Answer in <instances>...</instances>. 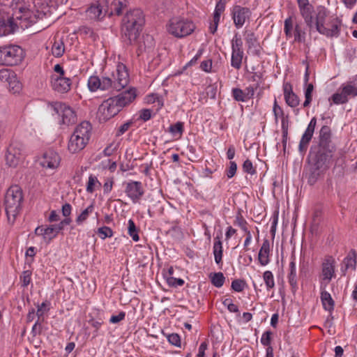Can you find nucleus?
I'll list each match as a JSON object with an SVG mask.
<instances>
[{
    "mask_svg": "<svg viewBox=\"0 0 357 357\" xmlns=\"http://www.w3.org/2000/svg\"><path fill=\"white\" fill-rule=\"evenodd\" d=\"M306 25L310 29H315L327 38H337L340 33L342 22L335 15L331 14L327 8L318 6L312 16V22H307Z\"/></svg>",
    "mask_w": 357,
    "mask_h": 357,
    "instance_id": "obj_1",
    "label": "nucleus"
},
{
    "mask_svg": "<svg viewBox=\"0 0 357 357\" xmlns=\"http://www.w3.org/2000/svg\"><path fill=\"white\" fill-rule=\"evenodd\" d=\"M129 83V75L126 67L123 63H118L114 72L111 77L91 76L88 80V87L91 91H96L100 89L105 91L114 89L121 91Z\"/></svg>",
    "mask_w": 357,
    "mask_h": 357,
    "instance_id": "obj_2",
    "label": "nucleus"
},
{
    "mask_svg": "<svg viewBox=\"0 0 357 357\" xmlns=\"http://www.w3.org/2000/svg\"><path fill=\"white\" fill-rule=\"evenodd\" d=\"M136 90L130 89L116 96L109 98L99 106L97 116L100 121H107L117 115L123 107L130 104L136 98Z\"/></svg>",
    "mask_w": 357,
    "mask_h": 357,
    "instance_id": "obj_3",
    "label": "nucleus"
},
{
    "mask_svg": "<svg viewBox=\"0 0 357 357\" xmlns=\"http://www.w3.org/2000/svg\"><path fill=\"white\" fill-rule=\"evenodd\" d=\"M34 18L32 12L25 8H19L11 17L0 16V37L13 33L18 27L28 28L35 22Z\"/></svg>",
    "mask_w": 357,
    "mask_h": 357,
    "instance_id": "obj_4",
    "label": "nucleus"
},
{
    "mask_svg": "<svg viewBox=\"0 0 357 357\" xmlns=\"http://www.w3.org/2000/svg\"><path fill=\"white\" fill-rule=\"evenodd\" d=\"M144 24V15L140 9H134L126 13L123 19L122 36L128 44L137 42Z\"/></svg>",
    "mask_w": 357,
    "mask_h": 357,
    "instance_id": "obj_5",
    "label": "nucleus"
},
{
    "mask_svg": "<svg viewBox=\"0 0 357 357\" xmlns=\"http://www.w3.org/2000/svg\"><path fill=\"white\" fill-rule=\"evenodd\" d=\"M92 126L88 121L77 125L68 142V151L70 153H77L89 144L91 137Z\"/></svg>",
    "mask_w": 357,
    "mask_h": 357,
    "instance_id": "obj_6",
    "label": "nucleus"
},
{
    "mask_svg": "<svg viewBox=\"0 0 357 357\" xmlns=\"http://www.w3.org/2000/svg\"><path fill=\"white\" fill-rule=\"evenodd\" d=\"M23 200V192L20 186L12 185L7 190L5 195L4 204L9 222H15L22 210Z\"/></svg>",
    "mask_w": 357,
    "mask_h": 357,
    "instance_id": "obj_7",
    "label": "nucleus"
},
{
    "mask_svg": "<svg viewBox=\"0 0 357 357\" xmlns=\"http://www.w3.org/2000/svg\"><path fill=\"white\" fill-rule=\"evenodd\" d=\"M167 32L177 38H182L190 35L195 29L194 23L181 16L171 17L165 25Z\"/></svg>",
    "mask_w": 357,
    "mask_h": 357,
    "instance_id": "obj_8",
    "label": "nucleus"
},
{
    "mask_svg": "<svg viewBox=\"0 0 357 357\" xmlns=\"http://www.w3.org/2000/svg\"><path fill=\"white\" fill-rule=\"evenodd\" d=\"M333 148L321 146L320 150L316 155L315 162L310 168V173L308 177V183L314 184L321 173L328 167V165L333 157Z\"/></svg>",
    "mask_w": 357,
    "mask_h": 357,
    "instance_id": "obj_9",
    "label": "nucleus"
},
{
    "mask_svg": "<svg viewBox=\"0 0 357 357\" xmlns=\"http://www.w3.org/2000/svg\"><path fill=\"white\" fill-rule=\"evenodd\" d=\"M24 58V51L18 45L0 47V65L15 66Z\"/></svg>",
    "mask_w": 357,
    "mask_h": 357,
    "instance_id": "obj_10",
    "label": "nucleus"
},
{
    "mask_svg": "<svg viewBox=\"0 0 357 357\" xmlns=\"http://www.w3.org/2000/svg\"><path fill=\"white\" fill-rule=\"evenodd\" d=\"M61 158L54 150H48L44 152L38 158L39 166L45 172H54L60 167Z\"/></svg>",
    "mask_w": 357,
    "mask_h": 357,
    "instance_id": "obj_11",
    "label": "nucleus"
},
{
    "mask_svg": "<svg viewBox=\"0 0 357 357\" xmlns=\"http://www.w3.org/2000/svg\"><path fill=\"white\" fill-rule=\"evenodd\" d=\"M350 96H357V86L352 82L342 84L330 100H332L335 105H342L347 103Z\"/></svg>",
    "mask_w": 357,
    "mask_h": 357,
    "instance_id": "obj_12",
    "label": "nucleus"
},
{
    "mask_svg": "<svg viewBox=\"0 0 357 357\" xmlns=\"http://www.w3.org/2000/svg\"><path fill=\"white\" fill-rule=\"evenodd\" d=\"M52 106L54 111L60 116V124L69 126L70 124H73L76 122V114L73 109L71 108L69 105H66V103L56 102L53 104Z\"/></svg>",
    "mask_w": 357,
    "mask_h": 357,
    "instance_id": "obj_13",
    "label": "nucleus"
},
{
    "mask_svg": "<svg viewBox=\"0 0 357 357\" xmlns=\"http://www.w3.org/2000/svg\"><path fill=\"white\" fill-rule=\"evenodd\" d=\"M243 57L242 40L236 35L231 40V66L235 69L239 70L241 68Z\"/></svg>",
    "mask_w": 357,
    "mask_h": 357,
    "instance_id": "obj_14",
    "label": "nucleus"
},
{
    "mask_svg": "<svg viewBox=\"0 0 357 357\" xmlns=\"http://www.w3.org/2000/svg\"><path fill=\"white\" fill-rule=\"evenodd\" d=\"M231 15L235 26L241 29L250 20L251 10L248 8L236 5L231 10Z\"/></svg>",
    "mask_w": 357,
    "mask_h": 357,
    "instance_id": "obj_15",
    "label": "nucleus"
},
{
    "mask_svg": "<svg viewBox=\"0 0 357 357\" xmlns=\"http://www.w3.org/2000/svg\"><path fill=\"white\" fill-rule=\"evenodd\" d=\"M107 1L101 0L100 1L92 3L86 10L87 17L92 20H101L107 15Z\"/></svg>",
    "mask_w": 357,
    "mask_h": 357,
    "instance_id": "obj_16",
    "label": "nucleus"
},
{
    "mask_svg": "<svg viewBox=\"0 0 357 357\" xmlns=\"http://www.w3.org/2000/svg\"><path fill=\"white\" fill-rule=\"evenodd\" d=\"M24 155L20 146L17 144H11L6 154V164L12 167H17L23 160Z\"/></svg>",
    "mask_w": 357,
    "mask_h": 357,
    "instance_id": "obj_17",
    "label": "nucleus"
},
{
    "mask_svg": "<svg viewBox=\"0 0 357 357\" xmlns=\"http://www.w3.org/2000/svg\"><path fill=\"white\" fill-rule=\"evenodd\" d=\"M335 260L332 257L325 258L321 264V281L326 282V285L335 276Z\"/></svg>",
    "mask_w": 357,
    "mask_h": 357,
    "instance_id": "obj_18",
    "label": "nucleus"
},
{
    "mask_svg": "<svg viewBox=\"0 0 357 357\" xmlns=\"http://www.w3.org/2000/svg\"><path fill=\"white\" fill-rule=\"evenodd\" d=\"M125 192L133 203H137L144 195L142 183L139 181L128 183Z\"/></svg>",
    "mask_w": 357,
    "mask_h": 357,
    "instance_id": "obj_19",
    "label": "nucleus"
},
{
    "mask_svg": "<svg viewBox=\"0 0 357 357\" xmlns=\"http://www.w3.org/2000/svg\"><path fill=\"white\" fill-rule=\"evenodd\" d=\"M317 120L314 117L310 121L305 132L301 139L298 146V150L301 153H305L306 151L308 144L313 136Z\"/></svg>",
    "mask_w": 357,
    "mask_h": 357,
    "instance_id": "obj_20",
    "label": "nucleus"
},
{
    "mask_svg": "<svg viewBox=\"0 0 357 357\" xmlns=\"http://www.w3.org/2000/svg\"><path fill=\"white\" fill-rule=\"evenodd\" d=\"M71 80L65 76H52L51 85L52 89L59 93L68 92L71 86Z\"/></svg>",
    "mask_w": 357,
    "mask_h": 357,
    "instance_id": "obj_21",
    "label": "nucleus"
},
{
    "mask_svg": "<svg viewBox=\"0 0 357 357\" xmlns=\"http://www.w3.org/2000/svg\"><path fill=\"white\" fill-rule=\"evenodd\" d=\"M299 13L305 23L312 22V16L314 15V8L309 2V0H296Z\"/></svg>",
    "mask_w": 357,
    "mask_h": 357,
    "instance_id": "obj_22",
    "label": "nucleus"
},
{
    "mask_svg": "<svg viewBox=\"0 0 357 357\" xmlns=\"http://www.w3.org/2000/svg\"><path fill=\"white\" fill-rule=\"evenodd\" d=\"M284 98L287 105L291 107H296L300 103V100L297 95L293 91L292 85L289 82L283 84Z\"/></svg>",
    "mask_w": 357,
    "mask_h": 357,
    "instance_id": "obj_23",
    "label": "nucleus"
},
{
    "mask_svg": "<svg viewBox=\"0 0 357 357\" xmlns=\"http://www.w3.org/2000/svg\"><path fill=\"white\" fill-rule=\"evenodd\" d=\"M34 233L37 236H42L43 240L47 243L50 242L57 236L52 225L46 227H44L43 226L37 227Z\"/></svg>",
    "mask_w": 357,
    "mask_h": 357,
    "instance_id": "obj_24",
    "label": "nucleus"
},
{
    "mask_svg": "<svg viewBox=\"0 0 357 357\" xmlns=\"http://www.w3.org/2000/svg\"><path fill=\"white\" fill-rule=\"evenodd\" d=\"M127 6L126 0H113L110 4L107 3L106 9L108 10L107 14L109 15H120L123 10Z\"/></svg>",
    "mask_w": 357,
    "mask_h": 357,
    "instance_id": "obj_25",
    "label": "nucleus"
},
{
    "mask_svg": "<svg viewBox=\"0 0 357 357\" xmlns=\"http://www.w3.org/2000/svg\"><path fill=\"white\" fill-rule=\"evenodd\" d=\"M270 243L267 239L264 240L258 255V259L261 266L267 265L269 261Z\"/></svg>",
    "mask_w": 357,
    "mask_h": 357,
    "instance_id": "obj_26",
    "label": "nucleus"
},
{
    "mask_svg": "<svg viewBox=\"0 0 357 357\" xmlns=\"http://www.w3.org/2000/svg\"><path fill=\"white\" fill-rule=\"evenodd\" d=\"M321 301L324 308L328 311L332 312L334 309L335 303L331 297V295L325 289L321 288Z\"/></svg>",
    "mask_w": 357,
    "mask_h": 357,
    "instance_id": "obj_27",
    "label": "nucleus"
},
{
    "mask_svg": "<svg viewBox=\"0 0 357 357\" xmlns=\"http://www.w3.org/2000/svg\"><path fill=\"white\" fill-rule=\"evenodd\" d=\"M102 186L101 183L98 179L97 176L93 174H91L89 176L88 181L86 185V191L88 193H93L96 190L100 188Z\"/></svg>",
    "mask_w": 357,
    "mask_h": 357,
    "instance_id": "obj_28",
    "label": "nucleus"
},
{
    "mask_svg": "<svg viewBox=\"0 0 357 357\" xmlns=\"http://www.w3.org/2000/svg\"><path fill=\"white\" fill-rule=\"evenodd\" d=\"M222 244L219 237L215 238V242L213 244V255L215 261L219 264L222 262Z\"/></svg>",
    "mask_w": 357,
    "mask_h": 357,
    "instance_id": "obj_29",
    "label": "nucleus"
},
{
    "mask_svg": "<svg viewBox=\"0 0 357 357\" xmlns=\"http://www.w3.org/2000/svg\"><path fill=\"white\" fill-rule=\"evenodd\" d=\"M296 23L294 22V18L292 16H289L287 17L284 22V32L287 38H293V31L295 28V25Z\"/></svg>",
    "mask_w": 357,
    "mask_h": 357,
    "instance_id": "obj_30",
    "label": "nucleus"
},
{
    "mask_svg": "<svg viewBox=\"0 0 357 357\" xmlns=\"http://www.w3.org/2000/svg\"><path fill=\"white\" fill-rule=\"evenodd\" d=\"M245 40L249 49L253 48L257 53L259 52V45L253 32H246Z\"/></svg>",
    "mask_w": 357,
    "mask_h": 357,
    "instance_id": "obj_31",
    "label": "nucleus"
},
{
    "mask_svg": "<svg viewBox=\"0 0 357 357\" xmlns=\"http://www.w3.org/2000/svg\"><path fill=\"white\" fill-rule=\"evenodd\" d=\"M289 271L290 272L288 275L289 282L292 288H296L297 287V279L296 263L294 259H293L289 264Z\"/></svg>",
    "mask_w": 357,
    "mask_h": 357,
    "instance_id": "obj_32",
    "label": "nucleus"
},
{
    "mask_svg": "<svg viewBox=\"0 0 357 357\" xmlns=\"http://www.w3.org/2000/svg\"><path fill=\"white\" fill-rule=\"evenodd\" d=\"M293 33L294 42L302 43L305 41L306 33L299 24H296Z\"/></svg>",
    "mask_w": 357,
    "mask_h": 357,
    "instance_id": "obj_33",
    "label": "nucleus"
},
{
    "mask_svg": "<svg viewBox=\"0 0 357 357\" xmlns=\"http://www.w3.org/2000/svg\"><path fill=\"white\" fill-rule=\"evenodd\" d=\"M331 137L330 129L327 126H323L320 130V146L328 147V143Z\"/></svg>",
    "mask_w": 357,
    "mask_h": 357,
    "instance_id": "obj_34",
    "label": "nucleus"
},
{
    "mask_svg": "<svg viewBox=\"0 0 357 357\" xmlns=\"http://www.w3.org/2000/svg\"><path fill=\"white\" fill-rule=\"evenodd\" d=\"M7 84L8 86L9 90L13 93L20 92L22 88L21 83L18 80L15 73H14L10 79L8 81Z\"/></svg>",
    "mask_w": 357,
    "mask_h": 357,
    "instance_id": "obj_35",
    "label": "nucleus"
},
{
    "mask_svg": "<svg viewBox=\"0 0 357 357\" xmlns=\"http://www.w3.org/2000/svg\"><path fill=\"white\" fill-rule=\"evenodd\" d=\"M138 231L139 230L134 221L132 219H130L128 222V234L135 242H137L139 240Z\"/></svg>",
    "mask_w": 357,
    "mask_h": 357,
    "instance_id": "obj_36",
    "label": "nucleus"
},
{
    "mask_svg": "<svg viewBox=\"0 0 357 357\" xmlns=\"http://www.w3.org/2000/svg\"><path fill=\"white\" fill-rule=\"evenodd\" d=\"M94 210V206L93 204L89 205L87 208H86L76 218V223L78 225H82L84 222L89 218V215L93 213Z\"/></svg>",
    "mask_w": 357,
    "mask_h": 357,
    "instance_id": "obj_37",
    "label": "nucleus"
},
{
    "mask_svg": "<svg viewBox=\"0 0 357 357\" xmlns=\"http://www.w3.org/2000/svg\"><path fill=\"white\" fill-rule=\"evenodd\" d=\"M154 46L153 39L151 36H146L143 37V45L140 44L139 46V50L140 52L148 51L152 50Z\"/></svg>",
    "mask_w": 357,
    "mask_h": 357,
    "instance_id": "obj_38",
    "label": "nucleus"
},
{
    "mask_svg": "<svg viewBox=\"0 0 357 357\" xmlns=\"http://www.w3.org/2000/svg\"><path fill=\"white\" fill-rule=\"evenodd\" d=\"M65 52V47L63 43L59 40H55L52 47V53L55 57H61Z\"/></svg>",
    "mask_w": 357,
    "mask_h": 357,
    "instance_id": "obj_39",
    "label": "nucleus"
},
{
    "mask_svg": "<svg viewBox=\"0 0 357 357\" xmlns=\"http://www.w3.org/2000/svg\"><path fill=\"white\" fill-rule=\"evenodd\" d=\"M183 126L184 123L183 122L178 121L174 125H171L169 128V131L173 136L180 138L182 136L184 130Z\"/></svg>",
    "mask_w": 357,
    "mask_h": 357,
    "instance_id": "obj_40",
    "label": "nucleus"
},
{
    "mask_svg": "<svg viewBox=\"0 0 357 357\" xmlns=\"http://www.w3.org/2000/svg\"><path fill=\"white\" fill-rule=\"evenodd\" d=\"M210 278L211 280V283L216 287H221L225 282V278L222 273H211L210 275Z\"/></svg>",
    "mask_w": 357,
    "mask_h": 357,
    "instance_id": "obj_41",
    "label": "nucleus"
},
{
    "mask_svg": "<svg viewBox=\"0 0 357 357\" xmlns=\"http://www.w3.org/2000/svg\"><path fill=\"white\" fill-rule=\"evenodd\" d=\"M263 280L265 282L266 287L268 291L274 288L275 281L273 274L271 271H266L263 274Z\"/></svg>",
    "mask_w": 357,
    "mask_h": 357,
    "instance_id": "obj_42",
    "label": "nucleus"
},
{
    "mask_svg": "<svg viewBox=\"0 0 357 357\" xmlns=\"http://www.w3.org/2000/svg\"><path fill=\"white\" fill-rule=\"evenodd\" d=\"M233 98L238 102H246L248 99L245 96L244 91L239 88H234L231 90Z\"/></svg>",
    "mask_w": 357,
    "mask_h": 357,
    "instance_id": "obj_43",
    "label": "nucleus"
},
{
    "mask_svg": "<svg viewBox=\"0 0 357 357\" xmlns=\"http://www.w3.org/2000/svg\"><path fill=\"white\" fill-rule=\"evenodd\" d=\"M225 9V4L224 2L220 1L217 3L213 13V21L220 22V15Z\"/></svg>",
    "mask_w": 357,
    "mask_h": 357,
    "instance_id": "obj_44",
    "label": "nucleus"
},
{
    "mask_svg": "<svg viewBox=\"0 0 357 357\" xmlns=\"http://www.w3.org/2000/svg\"><path fill=\"white\" fill-rule=\"evenodd\" d=\"M307 86L305 91V100L303 102V107H307L310 105L312 101V93L314 89V86L312 84H306Z\"/></svg>",
    "mask_w": 357,
    "mask_h": 357,
    "instance_id": "obj_45",
    "label": "nucleus"
},
{
    "mask_svg": "<svg viewBox=\"0 0 357 357\" xmlns=\"http://www.w3.org/2000/svg\"><path fill=\"white\" fill-rule=\"evenodd\" d=\"M50 303L47 301L43 302L40 305H38L36 315L38 320L43 317V316L50 310Z\"/></svg>",
    "mask_w": 357,
    "mask_h": 357,
    "instance_id": "obj_46",
    "label": "nucleus"
},
{
    "mask_svg": "<svg viewBox=\"0 0 357 357\" xmlns=\"http://www.w3.org/2000/svg\"><path fill=\"white\" fill-rule=\"evenodd\" d=\"M97 233L102 239L110 238L113 236L111 228L106 226L98 228Z\"/></svg>",
    "mask_w": 357,
    "mask_h": 357,
    "instance_id": "obj_47",
    "label": "nucleus"
},
{
    "mask_svg": "<svg viewBox=\"0 0 357 357\" xmlns=\"http://www.w3.org/2000/svg\"><path fill=\"white\" fill-rule=\"evenodd\" d=\"M231 289L236 292H241L246 287V282L243 280H234L231 282Z\"/></svg>",
    "mask_w": 357,
    "mask_h": 357,
    "instance_id": "obj_48",
    "label": "nucleus"
},
{
    "mask_svg": "<svg viewBox=\"0 0 357 357\" xmlns=\"http://www.w3.org/2000/svg\"><path fill=\"white\" fill-rule=\"evenodd\" d=\"M31 271H24L22 272L20 275V282H22V287H26L31 283Z\"/></svg>",
    "mask_w": 357,
    "mask_h": 357,
    "instance_id": "obj_49",
    "label": "nucleus"
},
{
    "mask_svg": "<svg viewBox=\"0 0 357 357\" xmlns=\"http://www.w3.org/2000/svg\"><path fill=\"white\" fill-rule=\"evenodd\" d=\"M273 112L275 116V120L278 122L279 118L284 117V112L282 109L278 105L276 99L274 100Z\"/></svg>",
    "mask_w": 357,
    "mask_h": 357,
    "instance_id": "obj_50",
    "label": "nucleus"
},
{
    "mask_svg": "<svg viewBox=\"0 0 357 357\" xmlns=\"http://www.w3.org/2000/svg\"><path fill=\"white\" fill-rule=\"evenodd\" d=\"M15 73L9 69H1L0 70L1 81L7 83Z\"/></svg>",
    "mask_w": 357,
    "mask_h": 357,
    "instance_id": "obj_51",
    "label": "nucleus"
},
{
    "mask_svg": "<svg viewBox=\"0 0 357 357\" xmlns=\"http://www.w3.org/2000/svg\"><path fill=\"white\" fill-rule=\"evenodd\" d=\"M132 124L133 122L132 121H128L122 124L121 126H120L116 130V136L119 137L123 135L126 131L128 130V129L132 126Z\"/></svg>",
    "mask_w": 357,
    "mask_h": 357,
    "instance_id": "obj_52",
    "label": "nucleus"
},
{
    "mask_svg": "<svg viewBox=\"0 0 357 357\" xmlns=\"http://www.w3.org/2000/svg\"><path fill=\"white\" fill-rule=\"evenodd\" d=\"M222 304L227 307L230 312L237 313L239 312L238 306L233 303L231 299H225Z\"/></svg>",
    "mask_w": 357,
    "mask_h": 357,
    "instance_id": "obj_53",
    "label": "nucleus"
},
{
    "mask_svg": "<svg viewBox=\"0 0 357 357\" xmlns=\"http://www.w3.org/2000/svg\"><path fill=\"white\" fill-rule=\"evenodd\" d=\"M146 101L149 104L157 102L158 107H162L163 105L162 102L160 100V98L156 94H151L146 97Z\"/></svg>",
    "mask_w": 357,
    "mask_h": 357,
    "instance_id": "obj_54",
    "label": "nucleus"
},
{
    "mask_svg": "<svg viewBox=\"0 0 357 357\" xmlns=\"http://www.w3.org/2000/svg\"><path fill=\"white\" fill-rule=\"evenodd\" d=\"M114 185V178L112 177L107 178L105 180L104 184H103V192L105 194L109 193L113 188Z\"/></svg>",
    "mask_w": 357,
    "mask_h": 357,
    "instance_id": "obj_55",
    "label": "nucleus"
},
{
    "mask_svg": "<svg viewBox=\"0 0 357 357\" xmlns=\"http://www.w3.org/2000/svg\"><path fill=\"white\" fill-rule=\"evenodd\" d=\"M243 169L245 172L253 175L256 173L255 168L253 167L252 163L250 160H246L243 165Z\"/></svg>",
    "mask_w": 357,
    "mask_h": 357,
    "instance_id": "obj_56",
    "label": "nucleus"
},
{
    "mask_svg": "<svg viewBox=\"0 0 357 357\" xmlns=\"http://www.w3.org/2000/svg\"><path fill=\"white\" fill-rule=\"evenodd\" d=\"M168 341L172 345L176 347L181 346V338L180 336L176 333H172L167 337Z\"/></svg>",
    "mask_w": 357,
    "mask_h": 357,
    "instance_id": "obj_57",
    "label": "nucleus"
},
{
    "mask_svg": "<svg viewBox=\"0 0 357 357\" xmlns=\"http://www.w3.org/2000/svg\"><path fill=\"white\" fill-rule=\"evenodd\" d=\"M272 333L271 331H266L262 334L261 337V343L264 346H270Z\"/></svg>",
    "mask_w": 357,
    "mask_h": 357,
    "instance_id": "obj_58",
    "label": "nucleus"
},
{
    "mask_svg": "<svg viewBox=\"0 0 357 357\" xmlns=\"http://www.w3.org/2000/svg\"><path fill=\"white\" fill-rule=\"evenodd\" d=\"M117 145L114 142L110 143L102 151L105 156H110L116 150Z\"/></svg>",
    "mask_w": 357,
    "mask_h": 357,
    "instance_id": "obj_59",
    "label": "nucleus"
},
{
    "mask_svg": "<svg viewBox=\"0 0 357 357\" xmlns=\"http://www.w3.org/2000/svg\"><path fill=\"white\" fill-rule=\"evenodd\" d=\"M236 169H237V165L235 162L234 161H231L229 162V167L227 172V176L229 178H232L236 172Z\"/></svg>",
    "mask_w": 357,
    "mask_h": 357,
    "instance_id": "obj_60",
    "label": "nucleus"
},
{
    "mask_svg": "<svg viewBox=\"0 0 357 357\" xmlns=\"http://www.w3.org/2000/svg\"><path fill=\"white\" fill-rule=\"evenodd\" d=\"M152 111L149 109H143L139 112V119L146 121L151 117Z\"/></svg>",
    "mask_w": 357,
    "mask_h": 357,
    "instance_id": "obj_61",
    "label": "nucleus"
},
{
    "mask_svg": "<svg viewBox=\"0 0 357 357\" xmlns=\"http://www.w3.org/2000/svg\"><path fill=\"white\" fill-rule=\"evenodd\" d=\"M86 168L84 167H81L80 168L77 169L73 176V179L76 183H79L82 179V176L85 171Z\"/></svg>",
    "mask_w": 357,
    "mask_h": 357,
    "instance_id": "obj_62",
    "label": "nucleus"
},
{
    "mask_svg": "<svg viewBox=\"0 0 357 357\" xmlns=\"http://www.w3.org/2000/svg\"><path fill=\"white\" fill-rule=\"evenodd\" d=\"M126 317L124 312H119L117 315H112L109 319V322L112 324H117L123 320Z\"/></svg>",
    "mask_w": 357,
    "mask_h": 357,
    "instance_id": "obj_63",
    "label": "nucleus"
},
{
    "mask_svg": "<svg viewBox=\"0 0 357 357\" xmlns=\"http://www.w3.org/2000/svg\"><path fill=\"white\" fill-rule=\"evenodd\" d=\"M200 68L202 70L206 73L211 72L212 68V61L211 59L203 61L200 64Z\"/></svg>",
    "mask_w": 357,
    "mask_h": 357,
    "instance_id": "obj_64",
    "label": "nucleus"
}]
</instances>
